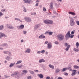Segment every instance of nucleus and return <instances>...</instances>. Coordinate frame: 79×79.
<instances>
[{"label": "nucleus", "instance_id": "f257e3e1", "mask_svg": "<svg viewBox=\"0 0 79 79\" xmlns=\"http://www.w3.org/2000/svg\"><path fill=\"white\" fill-rule=\"evenodd\" d=\"M57 37L59 41H62L64 39V36L62 34L58 35H57Z\"/></svg>", "mask_w": 79, "mask_h": 79}, {"label": "nucleus", "instance_id": "f03ea898", "mask_svg": "<svg viewBox=\"0 0 79 79\" xmlns=\"http://www.w3.org/2000/svg\"><path fill=\"white\" fill-rule=\"evenodd\" d=\"M44 23L46 24H52L53 23V22L51 20L46 19L44 21Z\"/></svg>", "mask_w": 79, "mask_h": 79}, {"label": "nucleus", "instance_id": "7ed1b4c3", "mask_svg": "<svg viewBox=\"0 0 79 79\" xmlns=\"http://www.w3.org/2000/svg\"><path fill=\"white\" fill-rule=\"evenodd\" d=\"M70 25L71 26H74L75 25V22H74V20L72 18L71 19Z\"/></svg>", "mask_w": 79, "mask_h": 79}, {"label": "nucleus", "instance_id": "20e7f679", "mask_svg": "<svg viewBox=\"0 0 79 79\" xmlns=\"http://www.w3.org/2000/svg\"><path fill=\"white\" fill-rule=\"evenodd\" d=\"M64 45L66 47H67L65 49V50L66 51H68V50H69V48H70V47H71V45H69V44L68 43H64Z\"/></svg>", "mask_w": 79, "mask_h": 79}, {"label": "nucleus", "instance_id": "39448f33", "mask_svg": "<svg viewBox=\"0 0 79 79\" xmlns=\"http://www.w3.org/2000/svg\"><path fill=\"white\" fill-rule=\"evenodd\" d=\"M25 21H27L28 23H31V19L29 17H25L24 18Z\"/></svg>", "mask_w": 79, "mask_h": 79}, {"label": "nucleus", "instance_id": "423d86ee", "mask_svg": "<svg viewBox=\"0 0 79 79\" xmlns=\"http://www.w3.org/2000/svg\"><path fill=\"white\" fill-rule=\"evenodd\" d=\"M69 37H70V31H69L66 35L65 39H66V40H68Z\"/></svg>", "mask_w": 79, "mask_h": 79}, {"label": "nucleus", "instance_id": "0eeeda50", "mask_svg": "<svg viewBox=\"0 0 79 79\" xmlns=\"http://www.w3.org/2000/svg\"><path fill=\"white\" fill-rule=\"evenodd\" d=\"M76 71H77L76 70H73L72 72H73V73H72L71 76H73L76 75V74H77Z\"/></svg>", "mask_w": 79, "mask_h": 79}, {"label": "nucleus", "instance_id": "6e6552de", "mask_svg": "<svg viewBox=\"0 0 79 79\" xmlns=\"http://www.w3.org/2000/svg\"><path fill=\"white\" fill-rule=\"evenodd\" d=\"M47 45V48L48 49L52 48V43H49Z\"/></svg>", "mask_w": 79, "mask_h": 79}, {"label": "nucleus", "instance_id": "1a4fd4ad", "mask_svg": "<svg viewBox=\"0 0 79 79\" xmlns=\"http://www.w3.org/2000/svg\"><path fill=\"white\" fill-rule=\"evenodd\" d=\"M7 28H9V29H14V27H13V26L11 25L7 24Z\"/></svg>", "mask_w": 79, "mask_h": 79}, {"label": "nucleus", "instance_id": "9d476101", "mask_svg": "<svg viewBox=\"0 0 79 79\" xmlns=\"http://www.w3.org/2000/svg\"><path fill=\"white\" fill-rule=\"evenodd\" d=\"M39 27H40V25H39V24H37L35 25L34 26V31H36V30H37L38 28H39Z\"/></svg>", "mask_w": 79, "mask_h": 79}, {"label": "nucleus", "instance_id": "9b49d317", "mask_svg": "<svg viewBox=\"0 0 79 79\" xmlns=\"http://www.w3.org/2000/svg\"><path fill=\"white\" fill-rule=\"evenodd\" d=\"M0 38L1 39L2 37H6V35L4 33H2L0 32Z\"/></svg>", "mask_w": 79, "mask_h": 79}, {"label": "nucleus", "instance_id": "f8f14e48", "mask_svg": "<svg viewBox=\"0 0 79 79\" xmlns=\"http://www.w3.org/2000/svg\"><path fill=\"white\" fill-rule=\"evenodd\" d=\"M14 74L15 75V78L18 77V76L19 74V72L18 71L15 72H14Z\"/></svg>", "mask_w": 79, "mask_h": 79}, {"label": "nucleus", "instance_id": "ddd939ff", "mask_svg": "<svg viewBox=\"0 0 79 79\" xmlns=\"http://www.w3.org/2000/svg\"><path fill=\"white\" fill-rule=\"evenodd\" d=\"M49 6L50 7V9H53V3L52 2H51L49 5Z\"/></svg>", "mask_w": 79, "mask_h": 79}, {"label": "nucleus", "instance_id": "4468645a", "mask_svg": "<svg viewBox=\"0 0 79 79\" xmlns=\"http://www.w3.org/2000/svg\"><path fill=\"white\" fill-rule=\"evenodd\" d=\"M69 70L70 71H72V69L71 68V65H69L68 67L67 68V70Z\"/></svg>", "mask_w": 79, "mask_h": 79}, {"label": "nucleus", "instance_id": "2eb2a0df", "mask_svg": "<svg viewBox=\"0 0 79 79\" xmlns=\"http://www.w3.org/2000/svg\"><path fill=\"white\" fill-rule=\"evenodd\" d=\"M31 52V49L30 48H27L26 51L24 52L25 53H29Z\"/></svg>", "mask_w": 79, "mask_h": 79}, {"label": "nucleus", "instance_id": "dca6fc26", "mask_svg": "<svg viewBox=\"0 0 79 79\" xmlns=\"http://www.w3.org/2000/svg\"><path fill=\"white\" fill-rule=\"evenodd\" d=\"M38 76H39L40 79H42L44 77V76L42 74H38Z\"/></svg>", "mask_w": 79, "mask_h": 79}, {"label": "nucleus", "instance_id": "f3484780", "mask_svg": "<svg viewBox=\"0 0 79 79\" xmlns=\"http://www.w3.org/2000/svg\"><path fill=\"white\" fill-rule=\"evenodd\" d=\"M39 38L40 39H45V36L43 35H40L39 36Z\"/></svg>", "mask_w": 79, "mask_h": 79}, {"label": "nucleus", "instance_id": "a211bd4d", "mask_svg": "<svg viewBox=\"0 0 79 79\" xmlns=\"http://www.w3.org/2000/svg\"><path fill=\"white\" fill-rule=\"evenodd\" d=\"M45 60H44L43 59H40L39 61V63H42V62H45Z\"/></svg>", "mask_w": 79, "mask_h": 79}, {"label": "nucleus", "instance_id": "6ab92c4d", "mask_svg": "<svg viewBox=\"0 0 79 79\" xmlns=\"http://www.w3.org/2000/svg\"><path fill=\"white\" fill-rule=\"evenodd\" d=\"M67 70V68H64L61 70V72H64Z\"/></svg>", "mask_w": 79, "mask_h": 79}, {"label": "nucleus", "instance_id": "aec40b11", "mask_svg": "<svg viewBox=\"0 0 79 79\" xmlns=\"http://www.w3.org/2000/svg\"><path fill=\"white\" fill-rule=\"evenodd\" d=\"M60 71V70L59 69H56L55 72L56 73H58Z\"/></svg>", "mask_w": 79, "mask_h": 79}, {"label": "nucleus", "instance_id": "412c9836", "mask_svg": "<svg viewBox=\"0 0 79 79\" xmlns=\"http://www.w3.org/2000/svg\"><path fill=\"white\" fill-rule=\"evenodd\" d=\"M69 14H70V15H76V14L75 13L73 12H69Z\"/></svg>", "mask_w": 79, "mask_h": 79}, {"label": "nucleus", "instance_id": "4be33fe9", "mask_svg": "<svg viewBox=\"0 0 79 79\" xmlns=\"http://www.w3.org/2000/svg\"><path fill=\"white\" fill-rule=\"evenodd\" d=\"M15 63H11L10 64V65H9V67L10 68H11L12 67H13V66H14V65L15 64Z\"/></svg>", "mask_w": 79, "mask_h": 79}, {"label": "nucleus", "instance_id": "5701e85b", "mask_svg": "<svg viewBox=\"0 0 79 79\" xmlns=\"http://www.w3.org/2000/svg\"><path fill=\"white\" fill-rule=\"evenodd\" d=\"M73 68H75V69H79V66H77V65H74L73 66Z\"/></svg>", "mask_w": 79, "mask_h": 79}, {"label": "nucleus", "instance_id": "b1692460", "mask_svg": "<svg viewBox=\"0 0 79 79\" xmlns=\"http://www.w3.org/2000/svg\"><path fill=\"white\" fill-rule=\"evenodd\" d=\"M23 11H24V12L25 13H26V12H27V10H26V9L24 7V6H23Z\"/></svg>", "mask_w": 79, "mask_h": 79}, {"label": "nucleus", "instance_id": "393cba45", "mask_svg": "<svg viewBox=\"0 0 79 79\" xmlns=\"http://www.w3.org/2000/svg\"><path fill=\"white\" fill-rule=\"evenodd\" d=\"M4 29V27L3 25H1L0 26V31L3 30Z\"/></svg>", "mask_w": 79, "mask_h": 79}, {"label": "nucleus", "instance_id": "a878e982", "mask_svg": "<svg viewBox=\"0 0 79 79\" xmlns=\"http://www.w3.org/2000/svg\"><path fill=\"white\" fill-rule=\"evenodd\" d=\"M49 66L51 68L53 69H54V66L53 65H52L51 64H49Z\"/></svg>", "mask_w": 79, "mask_h": 79}, {"label": "nucleus", "instance_id": "bb28decb", "mask_svg": "<svg viewBox=\"0 0 79 79\" xmlns=\"http://www.w3.org/2000/svg\"><path fill=\"white\" fill-rule=\"evenodd\" d=\"M29 72H30V74H34V72L32 70H29Z\"/></svg>", "mask_w": 79, "mask_h": 79}, {"label": "nucleus", "instance_id": "cd10ccee", "mask_svg": "<svg viewBox=\"0 0 79 79\" xmlns=\"http://www.w3.org/2000/svg\"><path fill=\"white\" fill-rule=\"evenodd\" d=\"M23 66H23V65L21 64V65H20V66H19V65H18V66H17V68H19H19H23Z\"/></svg>", "mask_w": 79, "mask_h": 79}, {"label": "nucleus", "instance_id": "c85d7f7f", "mask_svg": "<svg viewBox=\"0 0 79 79\" xmlns=\"http://www.w3.org/2000/svg\"><path fill=\"white\" fill-rule=\"evenodd\" d=\"M22 63V60H18L17 61V63H16V64H19Z\"/></svg>", "mask_w": 79, "mask_h": 79}, {"label": "nucleus", "instance_id": "c756f323", "mask_svg": "<svg viewBox=\"0 0 79 79\" xmlns=\"http://www.w3.org/2000/svg\"><path fill=\"white\" fill-rule=\"evenodd\" d=\"M15 20L17 21H19L20 22H22V21H21L20 19L18 18H15Z\"/></svg>", "mask_w": 79, "mask_h": 79}, {"label": "nucleus", "instance_id": "7c9ffc66", "mask_svg": "<svg viewBox=\"0 0 79 79\" xmlns=\"http://www.w3.org/2000/svg\"><path fill=\"white\" fill-rule=\"evenodd\" d=\"M10 59L11 57H10L7 56V57H6V60H8V61H9V60H10Z\"/></svg>", "mask_w": 79, "mask_h": 79}, {"label": "nucleus", "instance_id": "2f4dec72", "mask_svg": "<svg viewBox=\"0 0 79 79\" xmlns=\"http://www.w3.org/2000/svg\"><path fill=\"white\" fill-rule=\"evenodd\" d=\"M53 32L52 31H49L48 32V34L49 35H52V34H53Z\"/></svg>", "mask_w": 79, "mask_h": 79}, {"label": "nucleus", "instance_id": "473e14b6", "mask_svg": "<svg viewBox=\"0 0 79 79\" xmlns=\"http://www.w3.org/2000/svg\"><path fill=\"white\" fill-rule=\"evenodd\" d=\"M76 32V30H74L73 31H72L71 32V34H74V32Z\"/></svg>", "mask_w": 79, "mask_h": 79}, {"label": "nucleus", "instance_id": "72a5a7b5", "mask_svg": "<svg viewBox=\"0 0 79 79\" xmlns=\"http://www.w3.org/2000/svg\"><path fill=\"white\" fill-rule=\"evenodd\" d=\"M23 73H25V74H26L27 73V70H24L23 71Z\"/></svg>", "mask_w": 79, "mask_h": 79}, {"label": "nucleus", "instance_id": "f704fd0d", "mask_svg": "<svg viewBox=\"0 0 79 79\" xmlns=\"http://www.w3.org/2000/svg\"><path fill=\"white\" fill-rule=\"evenodd\" d=\"M54 44H56V45H58V44H59V43L57 41H56L54 42Z\"/></svg>", "mask_w": 79, "mask_h": 79}, {"label": "nucleus", "instance_id": "c9c22d12", "mask_svg": "<svg viewBox=\"0 0 79 79\" xmlns=\"http://www.w3.org/2000/svg\"><path fill=\"white\" fill-rule=\"evenodd\" d=\"M3 53H4V54H9L8 53H9V52H8V51L6 52L5 51H4Z\"/></svg>", "mask_w": 79, "mask_h": 79}, {"label": "nucleus", "instance_id": "e433bc0d", "mask_svg": "<svg viewBox=\"0 0 79 79\" xmlns=\"http://www.w3.org/2000/svg\"><path fill=\"white\" fill-rule=\"evenodd\" d=\"M20 26L21 29H23L24 27V26L23 25H21Z\"/></svg>", "mask_w": 79, "mask_h": 79}, {"label": "nucleus", "instance_id": "4c0bfd02", "mask_svg": "<svg viewBox=\"0 0 79 79\" xmlns=\"http://www.w3.org/2000/svg\"><path fill=\"white\" fill-rule=\"evenodd\" d=\"M74 49L75 52H79V50L76 49V48H74Z\"/></svg>", "mask_w": 79, "mask_h": 79}, {"label": "nucleus", "instance_id": "58836bf2", "mask_svg": "<svg viewBox=\"0 0 79 79\" xmlns=\"http://www.w3.org/2000/svg\"><path fill=\"white\" fill-rule=\"evenodd\" d=\"M2 46H6L7 45L6 43H4L2 44Z\"/></svg>", "mask_w": 79, "mask_h": 79}, {"label": "nucleus", "instance_id": "ea45409f", "mask_svg": "<svg viewBox=\"0 0 79 79\" xmlns=\"http://www.w3.org/2000/svg\"><path fill=\"white\" fill-rule=\"evenodd\" d=\"M27 3H30V2H31V0H27Z\"/></svg>", "mask_w": 79, "mask_h": 79}, {"label": "nucleus", "instance_id": "a19ab883", "mask_svg": "<svg viewBox=\"0 0 79 79\" xmlns=\"http://www.w3.org/2000/svg\"><path fill=\"white\" fill-rule=\"evenodd\" d=\"M45 50H43L41 51V53L44 54V53H45Z\"/></svg>", "mask_w": 79, "mask_h": 79}, {"label": "nucleus", "instance_id": "79ce46f5", "mask_svg": "<svg viewBox=\"0 0 79 79\" xmlns=\"http://www.w3.org/2000/svg\"><path fill=\"white\" fill-rule=\"evenodd\" d=\"M76 45L77 47V48H78V47H79V43L77 42V43L76 44Z\"/></svg>", "mask_w": 79, "mask_h": 79}, {"label": "nucleus", "instance_id": "37998d69", "mask_svg": "<svg viewBox=\"0 0 79 79\" xmlns=\"http://www.w3.org/2000/svg\"><path fill=\"white\" fill-rule=\"evenodd\" d=\"M43 11H47V10H46V9H45V8L43 7Z\"/></svg>", "mask_w": 79, "mask_h": 79}, {"label": "nucleus", "instance_id": "c03bdc74", "mask_svg": "<svg viewBox=\"0 0 79 79\" xmlns=\"http://www.w3.org/2000/svg\"><path fill=\"white\" fill-rule=\"evenodd\" d=\"M5 78H8V77H10V76H7L6 75H4Z\"/></svg>", "mask_w": 79, "mask_h": 79}, {"label": "nucleus", "instance_id": "a18cd8bd", "mask_svg": "<svg viewBox=\"0 0 79 79\" xmlns=\"http://www.w3.org/2000/svg\"><path fill=\"white\" fill-rule=\"evenodd\" d=\"M76 23L77 25H78V26H79V21H77L76 22Z\"/></svg>", "mask_w": 79, "mask_h": 79}, {"label": "nucleus", "instance_id": "49530a36", "mask_svg": "<svg viewBox=\"0 0 79 79\" xmlns=\"http://www.w3.org/2000/svg\"><path fill=\"white\" fill-rule=\"evenodd\" d=\"M17 28L19 29H21V27L20 26H17Z\"/></svg>", "mask_w": 79, "mask_h": 79}, {"label": "nucleus", "instance_id": "de8ad7c7", "mask_svg": "<svg viewBox=\"0 0 79 79\" xmlns=\"http://www.w3.org/2000/svg\"><path fill=\"white\" fill-rule=\"evenodd\" d=\"M31 77H31V76H29L28 77L27 79H31Z\"/></svg>", "mask_w": 79, "mask_h": 79}, {"label": "nucleus", "instance_id": "09e8293b", "mask_svg": "<svg viewBox=\"0 0 79 79\" xmlns=\"http://www.w3.org/2000/svg\"><path fill=\"white\" fill-rule=\"evenodd\" d=\"M46 79H50V77L49 76H48L46 77Z\"/></svg>", "mask_w": 79, "mask_h": 79}, {"label": "nucleus", "instance_id": "8fccbe9b", "mask_svg": "<svg viewBox=\"0 0 79 79\" xmlns=\"http://www.w3.org/2000/svg\"><path fill=\"white\" fill-rule=\"evenodd\" d=\"M23 33L24 34H26L27 33V32L26 31H23Z\"/></svg>", "mask_w": 79, "mask_h": 79}, {"label": "nucleus", "instance_id": "3c124183", "mask_svg": "<svg viewBox=\"0 0 79 79\" xmlns=\"http://www.w3.org/2000/svg\"><path fill=\"white\" fill-rule=\"evenodd\" d=\"M40 53H41V51H38L37 52V53L38 54H40Z\"/></svg>", "mask_w": 79, "mask_h": 79}, {"label": "nucleus", "instance_id": "603ef678", "mask_svg": "<svg viewBox=\"0 0 79 79\" xmlns=\"http://www.w3.org/2000/svg\"><path fill=\"white\" fill-rule=\"evenodd\" d=\"M74 36V35H71V36H70V38H73V37Z\"/></svg>", "mask_w": 79, "mask_h": 79}, {"label": "nucleus", "instance_id": "864d4df0", "mask_svg": "<svg viewBox=\"0 0 79 79\" xmlns=\"http://www.w3.org/2000/svg\"><path fill=\"white\" fill-rule=\"evenodd\" d=\"M5 10H6V9H4V10L2 9V10H1V11L2 12H3L4 11H5Z\"/></svg>", "mask_w": 79, "mask_h": 79}, {"label": "nucleus", "instance_id": "5fc2aeb1", "mask_svg": "<svg viewBox=\"0 0 79 79\" xmlns=\"http://www.w3.org/2000/svg\"><path fill=\"white\" fill-rule=\"evenodd\" d=\"M34 71L36 73H37L38 72H39V70H35Z\"/></svg>", "mask_w": 79, "mask_h": 79}, {"label": "nucleus", "instance_id": "6e6d98bb", "mask_svg": "<svg viewBox=\"0 0 79 79\" xmlns=\"http://www.w3.org/2000/svg\"><path fill=\"white\" fill-rule=\"evenodd\" d=\"M46 31V32H45V34H48V31Z\"/></svg>", "mask_w": 79, "mask_h": 79}, {"label": "nucleus", "instance_id": "4d7b16f0", "mask_svg": "<svg viewBox=\"0 0 79 79\" xmlns=\"http://www.w3.org/2000/svg\"><path fill=\"white\" fill-rule=\"evenodd\" d=\"M3 15V13L1 12H0V16H1Z\"/></svg>", "mask_w": 79, "mask_h": 79}, {"label": "nucleus", "instance_id": "13d9d810", "mask_svg": "<svg viewBox=\"0 0 79 79\" xmlns=\"http://www.w3.org/2000/svg\"><path fill=\"white\" fill-rule=\"evenodd\" d=\"M11 76H13V77H14V76H15V73H14V74L12 73L11 74Z\"/></svg>", "mask_w": 79, "mask_h": 79}, {"label": "nucleus", "instance_id": "bf43d9fd", "mask_svg": "<svg viewBox=\"0 0 79 79\" xmlns=\"http://www.w3.org/2000/svg\"><path fill=\"white\" fill-rule=\"evenodd\" d=\"M57 79H63L62 78V77H59Z\"/></svg>", "mask_w": 79, "mask_h": 79}, {"label": "nucleus", "instance_id": "052dcab7", "mask_svg": "<svg viewBox=\"0 0 79 79\" xmlns=\"http://www.w3.org/2000/svg\"><path fill=\"white\" fill-rule=\"evenodd\" d=\"M48 44V41H45L44 43V44Z\"/></svg>", "mask_w": 79, "mask_h": 79}, {"label": "nucleus", "instance_id": "680f3d73", "mask_svg": "<svg viewBox=\"0 0 79 79\" xmlns=\"http://www.w3.org/2000/svg\"><path fill=\"white\" fill-rule=\"evenodd\" d=\"M64 74L65 76H68V73H65Z\"/></svg>", "mask_w": 79, "mask_h": 79}, {"label": "nucleus", "instance_id": "e2e57ef3", "mask_svg": "<svg viewBox=\"0 0 79 79\" xmlns=\"http://www.w3.org/2000/svg\"><path fill=\"white\" fill-rule=\"evenodd\" d=\"M53 12L54 14H55V13H56V11H55V10H53Z\"/></svg>", "mask_w": 79, "mask_h": 79}, {"label": "nucleus", "instance_id": "0e129e2a", "mask_svg": "<svg viewBox=\"0 0 79 79\" xmlns=\"http://www.w3.org/2000/svg\"><path fill=\"white\" fill-rule=\"evenodd\" d=\"M23 41H24V40H21V43L23 42Z\"/></svg>", "mask_w": 79, "mask_h": 79}, {"label": "nucleus", "instance_id": "69168bd1", "mask_svg": "<svg viewBox=\"0 0 79 79\" xmlns=\"http://www.w3.org/2000/svg\"><path fill=\"white\" fill-rule=\"evenodd\" d=\"M38 5H39V4H38V3H37L35 5V6H37Z\"/></svg>", "mask_w": 79, "mask_h": 79}, {"label": "nucleus", "instance_id": "338daca9", "mask_svg": "<svg viewBox=\"0 0 79 79\" xmlns=\"http://www.w3.org/2000/svg\"><path fill=\"white\" fill-rule=\"evenodd\" d=\"M45 55H48V52H46L45 53Z\"/></svg>", "mask_w": 79, "mask_h": 79}, {"label": "nucleus", "instance_id": "774afa93", "mask_svg": "<svg viewBox=\"0 0 79 79\" xmlns=\"http://www.w3.org/2000/svg\"><path fill=\"white\" fill-rule=\"evenodd\" d=\"M24 1H25V2L26 3H27V0H23Z\"/></svg>", "mask_w": 79, "mask_h": 79}]
</instances>
